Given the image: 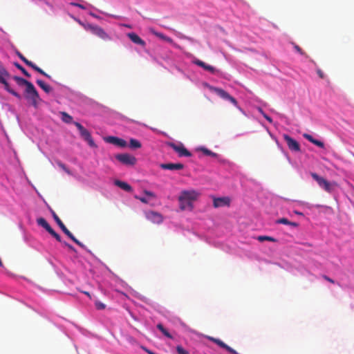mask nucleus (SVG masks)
I'll list each match as a JSON object with an SVG mask.
<instances>
[{
    "mask_svg": "<svg viewBox=\"0 0 354 354\" xmlns=\"http://www.w3.org/2000/svg\"><path fill=\"white\" fill-rule=\"evenodd\" d=\"M14 65L16 68L19 69L25 76H26L27 77H30V74L19 63L15 62V63H14Z\"/></svg>",
    "mask_w": 354,
    "mask_h": 354,
    "instance_id": "obj_32",
    "label": "nucleus"
},
{
    "mask_svg": "<svg viewBox=\"0 0 354 354\" xmlns=\"http://www.w3.org/2000/svg\"><path fill=\"white\" fill-rule=\"evenodd\" d=\"M61 115H62V120L64 122L67 123V124L74 122H73V117L71 116L67 113L61 112Z\"/></svg>",
    "mask_w": 354,
    "mask_h": 354,
    "instance_id": "obj_29",
    "label": "nucleus"
},
{
    "mask_svg": "<svg viewBox=\"0 0 354 354\" xmlns=\"http://www.w3.org/2000/svg\"><path fill=\"white\" fill-rule=\"evenodd\" d=\"M48 232L50 234L59 242H62L61 236L52 227L49 229Z\"/></svg>",
    "mask_w": 354,
    "mask_h": 354,
    "instance_id": "obj_36",
    "label": "nucleus"
},
{
    "mask_svg": "<svg viewBox=\"0 0 354 354\" xmlns=\"http://www.w3.org/2000/svg\"><path fill=\"white\" fill-rule=\"evenodd\" d=\"M83 293L85 294L86 295H87L89 298H91V295L89 294L88 292L84 291V292H83Z\"/></svg>",
    "mask_w": 354,
    "mask_h": 354,
    "instance_id": "obj_53",
    "label": "nucleus"
},
{
    "mask_svg": "<svg viewBox=\"0 0 354 354\" xmlns=\"http://www.w3.org/2000/svg\"><path fill=\"white\" fill-rule=\"evenodd\" d=\"M157 328L164 335L167 337L168 338L173 339L172 335L169 333V331L163 326L162 324H158L157 325Z\"/></svg>",
    "mask_w": 354,
    "mask_h": 354,
    "instance_id": "obj_30",
    "label": "nucleus"
},
{
    "mask_svg": "<svg viewBox=\"0 0 354 354\" xmlns=\"http://www.w3.org/2000/svg\"><path fill=\"white\" fill-rule=\"evenodd\" d=\"M71 5L73 6L78 7V8L82 9V10H86V7L85 6H84L83 4H81V3L71 2Z\"/></svg>",
    "mask_w": 354,
    "mask_h": 354,
    "instance_id": "obj_42",
    "label": "nucleus"
},
{
    "mask_svg": "<svg viewBox=\"0 0 354 354\" xmlns=\"http://www.w3.org/2000/svg\"><path fill=\"white\" fill-rule=\"evenodd\" d=\"M114 183L116 186L119 187L120 188L126 192H130L132 191V187L125 182L116 180Z\"/></svg>",
    "mask_w": 354,
    "mask_h": 354,
    "instance_id": "obj_22",
    "label": "nucleus"
},
{
    "mask_svg": "<svg viewBox=\"0 0 354 354\" xmlns=\"http://www.w3.org/2000/svg\"><path fill=\"white\" fill-rule=\"evenodd\" d=\"M317 75H319V77L322 79H324L325 77V75L324 74V73L322 72V71L319 68H317Z\"/></svg>",
    "mask_w": 354,
    "mask_h": 354,
    "instance_id": "obj_46",
    "label": "nucleus"
},
{
    "mask_svg": "<svg viewBox=\"0 0 354 354\" xmlns=\"http://www.w3.org/2000/svg\"><path fill=\"white\" fill-rule=\"evenodd\" d=\"M29 66L31 67L35 71L39 73L40 74L43 75L45 77H48V79L51 78V77L49 75H48L46 73H45L41 68L38 67L34 63L32 62L31 65H29Z\"/></svg>",
    "mask_w": 354,
    "mask_h": 354,
    "instance_id": "obj_28",
    "label": "nucleus"
},
{
    "mask_svg": "<svg viewBox=\"0 0 354 354\" xmlns=\"http://www.w3.org/2000/svg\"><path fill=\"white\" fill-rule=\"evenodd\" d=\"M85 29L89 30L93 35L97 36L103 40H110L111 37L104 31V30L97 25L88 24L84 26Z\"/></svg>",
    "mask_w": 354,
    "mask_h": 354,
    "instance_id": "obj_4",
    "label": "nucleus"
},
{
    "mask_svg": "<svg viewBox=\"0 0 354 354\" xmlns=\"http://www.w3.org/2000/svg\"><path fill=\"white\" fill-rule=\"evenodd\" d=\"M59 167L63 169L65 171H66L67 173H70L69 171L68 170V169L66 168V167L65 166V165L62 164V163H59Z\"/></svg>",
    "mask_w": 354,
    "mask_h": 354,
    "instance_id": "obj_51",
    "label": "nucleus"
},
{
    "mask_svg": "<svg viewBox=\"0 0 354 354\" xmlns=\"http://www.w3.org/2000/svg\"><path fill=\"white\" fill-rule=\"evenodd\" d=\"M193 63L194 64L203 68L204 70L210 72L212 74L215 73V72H216V69L214 67L207 64L206 63H205L204 62H203L200 59H196L193 61Z\"/></svg>",
    "mask_w": 354,
    "mask_h": 354,
    "instance_id": "obj_15",
    "label": "nucleus"
},
{
    "mask_svg": "<svg viewBox=\"0 0 354 354\" xmlns=\"http://www.w3.org/2000/svg\"><path fill=\"white\" fill-rule=\"evenodd\" d=\"M257 240L261 241V242H263L264 241H272V242H276L277 240L272 237V236H259L257 237Z\"/></svg>",
    "mask_w": 354,
    "mask_h": 354,
    "instance_id": "obj_34",
    "label": "nucleus"
},
{
    "mask_svg": "<svg viewBox=\"0 0 354 354\" xmlns=\"http://www.w3.org/2000/svg\"><path fill=\"white\" fill-rule=\"evenodd\" d=\"M52 214H53V218L55 219V222L57 223V224L59 226V227L61 229H63L64 227H66L64 225V224L63 223V222L61 221V219L59 218V216L55 214V212H53Z\"/></svg>",
    "mask_w": 354,
    "mask_h": 354,
    "instance_id": "obj_33",
    "label": "nucleus"
},
{
    "mask_svg": "<svg viewBox=\"0 0 354 354\" xmlns=\"http://www.w3.org/2000/svg\"><path fill=\"white\" fill-rule=\"evenodd\" d=\"M129 147L131 149H139L141 147V143L138 140L131 138L129 142Z\"/></svg>",
    "mask_w": 354,
    "mask_h": 354,
    "instance_id": "obj_31",
    "label": "nucleus"
},
{
    "mask_svg": "<svg viewBox=\"0 0 354 354\" xmlns=\"http://www.w3.org/2000/svg\"><path fill=\"white\" fill-rule=\"evenodd\" d=\"M73 124L79 130L81 137L88 142L89 146L92 147H95L96 145L92 138L90 132L86 129H85L80 123L77 122H74Z\"/></svg>",
    "mask_w": 354,
    "mask_h": 354,
    "instance_id": "obj_5",
    "label": "nucleus"
},
{
    "mask_svg": "<svg viewBox=\"0 0 354 354\" xmlns=\"http://www.w3.org/2000/svg\"><path fill=\"white\" fill-rule=\"evenodd\" d=\"M62 230L64 232V233L67 235L73 241H74L77 245L82 248H84V245L82 243L79 241L74 236L73 234L66 228V227H64Z\"/></svg>",
    "mask_w": 354,
    "mask_h": 354,
    "instance_id": "obj_20",
    "label": "nucleus"
},
{
    "mask_svg": "<svg viewBox=\"0 0 354 354\" xmlns=\"http://www.w3.org/2000/svg\"><path fill=\"white\" fill-rule=\"evenodd\" d=\"M162 169L167 170H180L184 168L182 163H162L160 165Z\"/></svg>",
    "mask_w": 354,
    "mask_h": 354,
    "instance_id": "obj_14",
    "label": "nucleus"
},
{
    "mask_svg": "<svg viewBox=\"0 0 354 354\" xmlns=\"http://www.w3.org/2000/svg\"><path fill=\"white\" fill-rule=\"evenodd\" d=\"M37 224L41 227H43L47 232L51 228L50 225L48 223L44 218H39L37 220Z\"/></svg>",
    "mask_w": 354,
    "mask_h": 354,
    "instance_id": "obj_26",
    "label": "nucleus"
},
{
    "mask_svg": "<svg viewBox=\"0 0 354 354\" xmlns=\"http://www.w3.org/2000/svg\"><path fill=\"white\" fill-rule=\"evenodd\" d=\"M147 218L152 223L157 224L162 223L163 220V218L160 214L153 211L149 212L147 214Z\"/></svg>",
    "mask_w": 354,
    "mask_h": 354,
    "instance_id": "obj_11",
    "label": "nucleus"
},
{
    "mask_svg": "<svg viewBox=\"0 0 354 354\" xmlns=\"http://www.w3.org/2000/svg\"><path fill=\"white\" fill-rule=\"evenodd\" d=\"M224 349H225L232 354H239L234 349L230 347L228 345H227Z\"/></svg>",
    "mask_w": 354,
    "mask_h": 354,
    "instance_id": "obj_43",
    "label": "nucleus"
},
{
    "mask_svg": "<svg viewBox=\"0 0 354 354\" xmlns=\"http://www.w3.org/2000/svg\"><path fill=\"white\" fill-rule=\"evenodd\" d=\"M62 230L64 232V233L67 235L73 241H74L77 245L82 248H84V245L82 243L79 241L74 236L73 234L66 228V227H64Z\"/></svg>",
    "mask_w": 354,
    "mask_h": 354,
    "instance_id": "obj_19",
    "label": "nucleus"
},
{
    "mask_svg": "<svg viewBox=\"0 0 354 354\" xmlns=\"http://www.w3.org/2000/svg\"><path fill=\"white\" fill-rule=\"evenodd\" d=\"M10 77V75L9 73L7 71L5 67L1 64H0V83L3 84L4 88L8 93L20 100L21 98V95L18 93L15 92L12 88H11L8 82V80Z\"/></svg>",
    "mask_w": 354,
    "mask_h": 354,
    "instance_id": "obj_2",
    "label": "nucleus"
},
{
    "mask_svg": "<svg viewBox=\"0 0 354 354\" xmlns=\"http://www.w3.org/2000/svg\"><path fill=\"white\" fill-rule=\"evenodd\" d=\"M227 100H229V101H230V102H232L234 106H237V105H238V102H237L236 100L234 97H232V96L230 95V97H228V99H227Z\"/></svg>",
    "mask_w": 354,
    "mask_h": 354,
    "instance_id": "obj_44",
    "label": "nucleus"
},
{
    "mask_svg": "<svg viewBox=\"0 0 354 354\" xmlns=\"http://www.w3.org/2000/svg\"><path fill=\"white\" fill-rule=\"evenodd\" d=\"M143 350L145 351V352H147L148 354H155V353L146 348H143Z\"/></svg>",
    "mask_w": 354,
    "mask_h": 354,
    "instance_id": "obj_52",
    "label": "nucleus"
},
{
    "mask_svg": "<svg viewBox=\"0 0 354 354\" xmlns=\"http://www.w3.org/2000/svg\"><path fill=\"white\" fill-rule=\"evenodd\" d=\"M275 223L277 224L288 225H290L292 227H295L299 226V224L297 223L290 221L286 218H281L279 219H277Z\"/></svg>",
    "mask_w": 354,
    "mask_h": 354,
    "instance_id": "obj_24",
    "label": "nucleus"
},
{
    "mask_svg": "<svg viewBox=\"0 0 354 354\" xmlns=\"http://www.w3.org/2000/svg\"><path fill=\"white\" fill-rule=\"evenodd\" d=\"M263 115L270 123L272 122V119L270 116H268L267 114H266L265 113H263Z\"/></svg>",
    "mask_w": 354,
    "mask_h": 354,
    "instance_id": "obj_49",
    "label": "nucleus"
},
{
    "mask_svg": "<svg viewBox=\"0 0 354 354\" xmlns=\"http://www.w3.org/2000/svg\"><path fill=\"white\" fill-rule=\"evenodd\" d=\"M294 48L298 52L299 54L302 55H306V57H308V55L304 53V51L297 44H294Z\"/></svg>",
    "mask_w": 354,
    "mask_h": 354,
    "instance_id": "obj_41",
    "label": "nucleus"
},
{
    "mask_svg": "<svg viewBox=\"0 0 354 354\" xmlns=\"http://www.w3.org/2000/svg\"><path fill=\"white\" fill-rule=\"evenodd\" d=\"M156 354V353H155Z\"/></svg>",
    "mask_w": 354,
    "mask_h": 354,
    "instance_id": "obj_55",
    "label": "nucleus"
},
{
    "mask_svg": "<svg viewBox=\"0 0 354 354\" xmlns=\"http://www.w3.org/2000/svg\"><path fill=\"white\" fill-rule=\"evenodd\" d=\"M144 193L148 196L155 197V194L150 191L145 190Z\"/></svg>",
    "mask_w": 354,
    "mask_h": 354,
    "instance_id": "obj_48",
    "label": "nucleus"
},
{
    "mask_svg": "<svg viewBox=\"0 0 354 354\" xmlns=\"http://www.w3.org/2000/svg\"><path fill=\"white\" fill-rule=\"evenodd\" d=\"M216 93L221 97L227 100L230 97V94L222 88H215Z\"/></svg>",
    "mask_w": 354,
    "mask_h": 354,
    "instance_id": "obj_27",
    "label": "nucleus"
},
{
    "mask_svg": "<svg viewBox=\"0 0 354 354\" xmlns=\"http://www.w3.org/2000/svg\"><path fill=\"white\" fill-rule=\"evenodd\" d=\"M201 151L203 152L204 154H205L207 156H212V157L216 156V153L212 152V151L209 150L207 148H202Z\"/></svg>",
    "mask_w": 354,
    "mask_h": 354,
    "instance_id": "obj_38",
    "label": "nucleus"
},
{
    "mask_svg": "<svg viewBox=\"0 0 354 354\" xmlns=\"http://www.w3.org/2000/svg\"><path fill=\"white\" fill-rule=\"evenodd\" d=\"M115 158L121 163L128 166H133L136 163V158L129 153H120L115 156Z\"/></svg>",
    "mask_w": 354,
    "mask_h": 354,
    "instance_id": "obj_8",
    "label": "nucleus"
},
{
    "mask_svg": "<svg viewBox=\"0 0 354 354\" xmlns=\"http://www.w3.org/2000/svg\"><path fill=\"white\" fill-rule=\"evenodd\" d=\"M176 351L178 354H189V353L184 349L181 346H176Z\"/></svg>",
    "mask_w": 354,
    "mask_h": 354,
    "instance_id": "obj_39",
    "label": "nucleus"
},
{
    "mask_svg": "<svg viewBox=\"0 0 354 354\" xmlns=\"http://www.w3.org/2000/svg\"><path fill=\"white\" fill-rule=\"evenodd\" d=\"M135 198L138 199L139 201H140L143 203H148L147 199L146 198H145V197H139V196H136Z\"/></svg>",
    "mask_w": 354,
    "mask_h": 354,
    "instance_id": "obj_47",
    "label": "nucleus"
},
{
    "mask_svg": "<svg viewBox=\"0 0 354 354\" xmlns=\"http://www.w3.org/2000/svg\"><path fill=\"white\" fill-rule=\"evenodd\" d=\"M127 36L134 44L140 45L142 47L145 46V41L135 32H129L127 34Z\"/></svg>",
    "mask_w": 354,
    "mask_h": 354,
    "instance_id": "obj_16",
    "label": "nucleus"
},
{
    "mask_svg": "<svg viewBox=\"0 0 354 354\" xmlns=\"http://www.w3.org/2000/svg\"><path fill=\"white\" fill-rule=\"evenodd\" d=\"M25 92L26 98L30 101L32 106L37 107L40 97L34 85L32 84L29 85L28 88H26Z\"/></svg>",
    "mask_w": 354,
    "mask_h": 354,
    "instance_id": "obj_3",
    "label": "nucleus"
},
{
    "mask_svg": "<svg viewBox=\"0 0 354 354\" xmlns=\"http://www.w3.org/2000/svg\"><path fill=\"white\" fill-rule=\"evenodd\" d=\"M199 196L200 193L194 189L183 190L178 196L180 209L192 211L194 208L193 203Z\"/></svg>",
    "mask_w": 354,
    "mask_h": 354,
    "instance_id": "obj_1",
    "label": "nucleus"
},
{
    "mask_svg": "<svg viewBox=\"0 0 354 354\" xmlns=\"http://www.w3.org/2000/svg\"><path fill=\"white\" fill-rule=\"evenodd\" d=\"M167 145L178 153L180 157H190L192 156V153L185 147L183 144L180 142L178 144L169 142Z\"/></svg>",
    "mask_w": 354,
    "mask_h": 354,
    "instance_id": "obj_7",
    "label": "nucleus"
},
{
    "mask_svg": "<svg viewBox=\"0 0 354 354\" xmlns=\"http://www.w3.org/2000/svg\"><path fill=\"white\" fill-rule=\"evenodd\" d=\"M259 112H260L262 115H263V113H264V112H263V111L262 110V109H261V108H259Z\"/></svg>",
    "mask_w": 354,
    "mask_h": 354,
    "instance_id": "obj_54",
    "label": "nucleus"
},
{
    "mask_svg": "<svg viewBox=\"0 0 354 354\" xmlns=\"http://www.w3.org/2000/svg\"><path fill=\"white\" fill-rule=\"evenodd\" d=\"M62 230L64 232V233L67 235L73 241H74L77 245L82 248H84V245L82 243L79 241L74 236L73 234L66 228V227H64Z\"/></svg>",
    "mask_w": 354,
    "mask_h": 354,
    "instance_id": "obj_21",
    "label": "nucleus"
},
{
    "mask_svg": "<svg viewBox=\"0 0 354 354\" xmlns=\"http://www.w3.org/2000/svg\"><path fill=\"white\" fill-rule=\"evenodd\" d=\"M150 32L153 35H154L156 37H158V38H160V39L167 41V43L170 44L173 46H174L176 48L178 47V45L177 44H176L171 37H167V36L165 35L164 34H162L161 32H157V31L154 30L153 29H151Z\"/></svg>",
    "mask_w": 354,
    "mask_h": 354,
    "instance_id": "obj_12",
    "label": "nucleus"
},
{
    "mask_svg": "<svg viewBox=\"0 0 354 354\" xmlns=\"http://www.w3.org/2000/svg\"><path fill=\"white\" fill-rule=\"evenodd\" d=\"M16 54L27 66L31 65L32 62L27 59L19 51H17Z\"/></svg>",
    "mask_w": 354,
    "mask_h": 354,
    "instance_id": "obj_37",
    "label": "nucleus"
},
{
    "mask_svg": "<svg viewBox=\"0 0 354 354\" xmlns=\"http://www.w3.org/2000/svg\"><path fill=\"white\" fill-rule=\"evenodd\" d=\"M304 138H305L306 140H308L311 143L315 145L316 146L324 148V143L319 140L315 139L311 135L308 133H304L303 135Z\"/></svg>",
    "mask_w": 354,
    "mask_h": 354,
    "instance_id": "obj_17",
    "label": "nucleus"
},
{
    "mask_svg": "<svg viewBox=\"0 0 354 354\" xmlns=\"http://www.w3.org/2000/svg\"><path fill=\"white\" fill-rule=\"evenodd\" d=\"M312 178L317 181L319 186L324 189L327 192H331L333 190V187L330 182L324 178L323 177L319 176L316 173L312 172L310 174Z\"/></svg>",
    "mask_w": 354,
    "mask_h": 354,
    "instance_id": "obj_6",
    "label": "nucleus"
},
{
    "mask_svg": "<svg viewBox=\"0 0 354 354\" xmlns=\"http://www.w3.org/2000/svg\"><path fill=\"white\" fill-rule=\"evenodd\" d=\"M210 340L223 348H225V346H227V344L225 343H224L223 341H221L219 339L214 338V337H210Z\"/></svg>",
    "mask_w": 354,
    "mask_h": 354,
    "instance_id": "obj_35",
    "label": "nucleus"
},
{
    "mask_svg": "<svg viewBox=\"0 0 354 354\" xmlns=\"http://www.w3.org/2000/svg\"><path fill=\"white\" fill-rule=\"evenodd\" d=\"M230 198L229 197H219V198H214L213 199V206L215 208L223 207V206H230Z\"/></svg>",
    "mask_w": 354,
    "mask_h": 354,
    "instance_id": "obj_10",
    "label": "nucleus"
},
{
    "mask_svg": "<svg viewBox=\"0 0 354 354\" xmlns=\"http://www.w3.org/2000/svg\"><path fill=\"white\" fill-rule=\"evenodd\" d=\"M323 278H324L325 280H326V281H329L330 283H335V281H334V280H333V279H330V277H328V276H326V275H324V276H323Z\"/></svg>",
    "mask_w": 354,
    "mask_h": 354,
    "instance_id": "obj_50",
    "label": "nucleus"
},
{
    "mask_svg": "<svg viewBox=\"0 0 354 354\" xmlns=\"http://www.w3.org/2000/svg\"><path fill=\"white\" fill-rule=\"evenodd\" d=\"M106 140L109 143L115 145L120 147H125L127 145V142L124 140L115 136H109L108 138H106Z\"/></svg>",
    "mask_w": 354,
    "mask_h": 354,
    "instance_id": "obj_13",
    "label": "nucleus"
},
{
    "mask_svg": "<svg viewBox=\"0 0 354 354\" xmlns=\"http://www.w3.org/2000/svg\"><path fill=\"white\" fill-rule=\"evenodd\" d=\"M304 138H305L306 140H308L311 143L315 145L316 146L324 148V143L319 140L315 139L311 135L308 133H304L303 135Z\"/></svg>",
    "mask_w": 354,
    "mask_h": 354,
    "instance_id": "obj_18",
    "label": "nucleus"
},
{
    "mask_svg": "<svg viewBox=\"0 0 354 354\" xmlns=\"http://www.w3.org/2000/svg\"><path fill=\"white\" fill-rule=\"evenodd\" d=\"M37 84L47 93H49L52 91L51 87L41 80H37Z\"/></svg>",
    "mask_w": 354,
    "mask_h": 354,
    "instance_id": "obj_25",
    "label": "nucleus"
},
{
    "mask_svg": "<svg viewBox=\"0 0 354 354\" xmlns=\"http://www.w3.org/2000/svg\"><path fill=\"white\" fill-rule=\"evenodd\" d=\"M12 79L19 86H26V88H28L29 85L32 84L30 82H28V80L18 76H14L12 77Z\"/></svg>",
    "mask_w": 354,
    "mask_h": 354,
    "instance_id": "obj_23",
    "label": "nucleus"
},
{
    "mask_svg": "<svg viewBox=\"0 0 354 354\" xmlns=\"http://www.w3.org/2000/svg\"><path fill=\"white\" fill-rule=\"evenodd\" d=\"M66 247H67L69 250H72V251H74L75 252V249L74 248L73 246H72L71 245L67 243L66 242L64 241V242H62Z\"/></svg>",
    "mask_w": 354,
    "mask_h": 354,
    "instance_id": "obj_45",
    "label": "nucleus"
},
{
    "mask_svg": "<svg viewBox=\"0 0 354 354\" xmlns=\"http://www.w3.org/2000/svg\"><path fill=\"white\" fill-rule=\"evenodd\" d=\"M283 139L291 151L297 152L300 151V145L297 140L287 134L283 135Z\"/></svg>",
    "mask_w": 354,
    "mask_h": 354,
    "instance_id": "obj_9",
    "label": "nucleus"
},
{
    "mask_svg": "<svg viewBox=\"0 0 354 354\" xmlns=\"http://www.w3.org/2000/svg\"><path fill=\"white\" fill-rule=\"evenodd\" d=\"M95 305L97 310H103L106 307L105 304H104L103 303H102L100 301H96Z\"/></svg>",
    "mask_w": 354,
    "mask_h": 354,
    "instance_id": "obj_40",
    "label": "nucleus"
}]
</instances>
